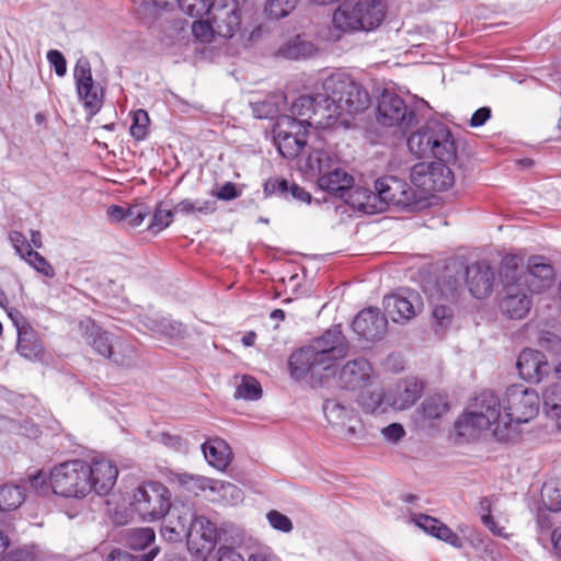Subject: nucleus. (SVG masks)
I'll use <instances>...</instances> for the list:
<instances>
[{"mask_svg":"<svg viewBox=\"0 0 561 561\" xmlns=\"http://www.w3.org/2000/svg\"><path fill=\"white\" fill-rule=\"evenodd\" d=\"M374 378L370 363L364 358L347 362L339 371L337 382L341 388L357 390L369 385Z\"/></svg>","mask_w":561,"mask_h":561,"instance_id":"4be33fe9","label":"nucleus"},{"mask_svg":"<svg viewBox=\"0 0 561 561\" xmlns=\"http://www.w3.org/2000/svg\"><path fill=\"white\" fill-rule=\"evenodd\" d=\"M163 443L175 449H182L185 446L184 440L179 436L167 435L163 437Z\"/></svg>","mask_w":561,"mask_h":561,"instance_id":"774afa93","label":"nucleus"},{"mask_svg":"<svg viewBox=\"0 0 561 561\" xmlns=\"http://www.w3.org/2000/svg\"><path fill=\"white\" fill-rule=\"evenodd\" d=\"M214 196L221 201H231L239 196L236 185L231 182L225 183L217 192H211Z\"/></svg>","mask_w":561,"mask_h":561,"instance_id":"bf43d9fd","label":"nucleus"},{"mask_svg":"<svg viewBox=\"0 0 561 561\" xmlns=\"http://www.w3.org/2000/svg\"><path fill=\"white\" fill-rule=\"evenodd\" d=\"M542 412L561 430V383H551L542 391Z\"/></svg>","mask_w":561,"mask_h":561,"instance_id":"7c9ffc66","label":"nucleus"},{"mask_svg":"<svg viewBox=\"0 0 561 561\" xmlns=\"http://www.w3.org/2000/svg\"><path fill=\"white\" fill-rule=\"evenodd\" d=\"M432 314L434 320L437 322V325L443 330L451 323L453 311L450 307L446 305L436 304L433 308Z\"/></svg>","mask_w":561,"mask_h":561,"instance_id":"603ef678","label":"nucleus"},{"mask_svg":"<svg viewBox=\"0 0 561 561\" xmlns=\"http://www.w3.org/2000/svg\"><path fill=\"white\" fill-rule=\"evenodd\" d=\"M519 261L516 255H506L501 266V276L505 287L501 309L508 318L517 320L524 319L533 306V294L515 279V268H518Z\"/></svg>","mask_w":561,"mask_h":561,"instance_id":"1a4fd4ad","label":"nucleus"},{"mask_svg":"<svg viewBox=\"0 0 561 561\" xmlns=\"http://www.w3.org/2000/svg\"><path fill=\"white\" fill-rule=\"evenodd\" d=\"M25 500V491L18 484H4L0 486V526L12 527L13 516L8 512L21 506Z\"/></svg>","mask_w":561,"mask_h":561,"instance_id":"393cba45","label":"nucleus"},{"mask_svg":"<svg viewBox=\"0 0 561 561\" xmlns=\"http://www.w3.org/2000/svg\"><path fill=\"white\" fill-rule=\"evenodd\" d=\"M322 93L301 95L290 106V115L302 126L329 128L340 122L348 125L350 117L369 106L367 91L348 75L334 73L322 82Z\"/></svg>","mask_w":561,"mask_h":561,"instance_id":"f257e3e1","label":"nucleus"},{"mask_svg":"<svg viewBox=\"0 0 561 561\" xmlns=\"http://www.w3.org/2000/svg\"><path fill=\"white\" fill-rule=\"evenodd\" d=\"M317 53V47L310 41L297 35L283 45L279 46L277 54L286 59H300L313 56Z\"/></svg>","mask_w":561,"mask_h":561,"instance_id":"473e14b6","label":"nucleus"},{"mask_svg":"<svg viewBox=\"0 0 561 561\" xmlns=\"http://www.w3.org/2000/svg\"><path fill=\"white\" fill-rule=\"evenodd\" d=\"M290 194L297 201L309 203L311 195L297 184H290Z\"/></svg>","mask_w":561,"mask_h":561,"instance_id":"e2e57ef3","label":"nucleus"},{"mask_svg":"<svg viewBox=\"0 0 561 561\" xmlns=\"http://www.w3.org/2000/svg\"><path fill=\"white\" fill-rule=\"evenodd\" d=\"M556 271L553 265L543 256L533 255L528 259L526 271L517 273L515 279L522 283L530 294H541L554 284Z\"/></svg>","mask_w":561,"mask_h":561,"instance_id":"4468645a","label":"nucleus"},{"mask_svg":"<svg viewBox=\"0 0 561 561\" xmlns=\"http://www.w3.org/2000/svg\"><path fill=\"white\" fill-rule=\"evenodd\" d=\"M410 151L417 157L433 156L439 162H420L412 167L410 180L423 194L449 188L454 173L448 164L457 159V147L449 128L439 122H430L408 138Z\"/></svg>","mask_w":561,"mask_h":561,"instance_id":"f03ea898","label":"nucleus"},{"mask_svg":"<svg viewBox=\"0 0 561 561\" xmlns=\"http://www.w3.org/2000/svg\"><path fill=\"white\" fill-rule=\"evenodd\" d=\"M217 35L232 38L241 27V10L237 0H213L207 13Z\"/></svg>","mask_w":561,"mask_h":561,"instance_id":"dca6fc26","label":"nucleus"},{"mask_svg":"<svg viewBox=\"0 0 561 561\" xmlns=\"http://www.w3.org/2000/svg\"><path fill=\"white\" fill-rule=\"evenodd\" d=\"M210 0H180L179 7L183 12L191 16H202L208 13Z\"/></svg>","mask_w":561,"mask_h":561,"instance_id":"8fccbe9b","label":"nucleus"},{"mask_svg":"<svg viewBox=\"0 0 561 561\" xmlns=\"http://www.w3.org/2000/svg\"><path fill=\"white\" fill-rule=\"evenodd\" d=\"M217 561H276V557L268 547H261L245 559L238 550L230 547H219L217 552Z\"/></svg>","mask_w":561,"mask_h":561,"instance_id":"72a5a7b5","label":"nucleus"},{"mask_svg":"<svg viewBox=\"0 0 561 561\" xmlns=\"http://www.w3.org/2000/svg\"><path fill=\"white\" fill-rule=\"evenodd\" d=\"M387 13L385 0L344 1L332 14V27L323 31L321 37L337 42L344 34L375 32L385 22Z\"/></svg>","mask_w":561,"mask_h":561,"instance_id":"423d86ee","label":"nucleus"},{"mask_svg":"<svg viewBox=\"0 0 561 561\" xmlns=\"http://www.w3.org/2000/svg\"><path fill=\"white\" fill-rule=\"evenodd\" d=\"M108 561H134V558L126 551L115 549L110 553Z\"/></svg>","mask_w":561,"mask_h":561,"instance_id":"69168bd1","label":"nucleus"},{"mask_svg":"<svg viewBox=\"0 0 561 561\" xmlns=\"http://www.w3.org/2000/svg\"><path fill=\"white\" fill-rule=\"evenodd\" d=\"M411 520L426 534L440 539L455 548H460L462 541L448 526L440 520L425 514H415Z\"/></svg>","mask_w":561,"mask_h":561,"instance_id":"b1692460","label":"nucleus"},{"mask_svg":"<svg viewBox=\"0 0 561 561\" xmlns=\"http://www.w3.org/2000/svg\"><path fill=\"white\" fill-rule=\"evenodd\" d=\"M387 319L376 308H367L357 313L353 321L354 332L366 341L380 340L387 331Z\"/></svg>","mask_w":561,"mask_h":561,"instance_id":"412c9836","label":"nucleus"},{"mask_svg":"<svg viewBox=\"0 0 561 561\" xmlns=\"http://www.w3.org/2000/svg\"><path fill=\"white\" fill-rule=\"evenodd\" d=\"M156 534L149 527L128 529L124 535L126 545L134 550H144L153 543Z\"/></svg>","mask_w":561,"mask_h":561,"instance_id":"e433bc0d","label":"nucleus"},{"mask_svg":"<svg viewBox=\"0 0 561 561\" xmlns=\"http://www.w3.org/2000/svg\"><path fill=\"white\" fill-rule=\"evenodd\" d=\"M308 127L295 117L282 115L273 129L274 142L284 158H296L307 144Z\"/></svg>","mask_w":561,"mask_h":561,"instance_id":"f8f14e48","label":"nucleus"},{"mask_svg":"<svg viewBox=\"0 0 561 561\" xmlns=\"http://www.w3.org/2000/svg\"><path fill=\"white\" fill-rule=\"evenodd\" d=\"M262 396L260 382L252 376H242L236 387L234 397L243 400H257Z\"/></svg>","mask_w":561,"mask_h":561,"instance_id":"4c0bfd02","label":"nucleus"},{"mask_svg":"<svg viewBox=\"0 0 561 561\" xmlns=\"http://www.w3.org/2000/svg\"><path fill=\"white\" fill-rule=\"evenodd\" d=\"M41 550L37 546H27L13 553L14 561H38Z\"/></svg>","mask_w":561,"mask_h":561,"instance_id":"4d7b16f0","label":"nucleus"},{"mask_svg":"<svg viewBox=\"0 0 561 561\" xmlns=\"http://www.w3.org/2000/svg\"><path fill=\"white\" fill-rule=\"evenodd\" d=\"M23 260L36 270L38 273L43 274L48 278H53L55 276V270L50 265V263L38 252L34 250H27L26 255Z\"/></svg>","mask_w":561,"mask_h":561,"instance_id":"c03bdc74","label":"nucleus"},{"mask_svg":"<svg viewBox=\"0 0 561 561\" xmlns=\"http://www.w3.org/2000/svg\"><path fill=\"white\" fill-rule=\"evenodd\" d=\"M553 511H540L537 516V526H538V540L541 542L543 547H547L548 542L551 543V534L550 533L553 526Z\"/></svg>","mask_w":561,"mask_h":561,"instance_id":"37998d69","label":"nucleus"},{"mask_svg":"<svg viewBox=\"0 0 561 561\" xmlns=\"http://www.w3.org/2000/svg\"><path fill=\"white\" fill-rule=\"evenodd\" d=\"M129 508L140 520L153 523L164 518L171 510V493L160 482L139 484L128 497Z\"/></svg>","mask_w":561,"mask_h":561,"instance_id":"0eeeda50","label":"nucleus"},{"mask_svg":"<svg viewBox=\"0 0 561 561\" xmlns=\"http://www.w3.org/2000/svg\"><path fill=\"white\" fill-rule=\"evenodd\" d=\"M107 214L113 220H126V209L121 206L110 207Z\"/></svg>","mask_w":561,"mask_h":561,"instance_id":"338daca9","label":"nucleus"},{"mask_svg":"<svg viewBox=\"0 0 561 561\" xmlns=\"http://www.w3.org/2000/svg\"><path fill=\"white\" fill-rule=\"evenodd\" d=\"M73 77L79 98L90 113L95 114L101 107L102 98L99 87L94 84L91 66L87 58L78 59L73 69Z\"/></svg>","mask_w":561,"mask_h":561,"instance_id":"a211bd4d","label":"nucleus"},{"mask_svg":"<svg viewBox=\"0 0 561 561\" xmlns=\"http://www.w3.org/2000/svg\"><path fill=\"white\" fill-rule=\"evenodd\" d=\"M118 470L105 458H93L91 462L76 459L51 468L49 485L53 492L65 499H85L92 492L107 494L116 483Z\"/></svg>","mask_w":561,"mask_h":561,"instance_id":"7ed1b4c3","label":"nucleus"},{"mask_svg":"<svg viewBox=\"0 0 561 561\" xmlns=\"http://www.w3.org/2000/svg\"><path fill=\"white\" fill-rule=\"evenodd\" d=\"M551 546L553 551L561 556V526L554 528L551 534Z\"/></svg>","mask_w":561,"mask_h":561,"instance_id":"0e129e2a","label":"nucleus"},{"mask_svg":"<svg viewBox=\"0 0 561 561\" xmlns=\"http://www.w3.org/2000/svg\"><path fill=\"white\" fill-rule=\"evenodd\" d=\"M505 415L512 427L517 432V439L520 436L519 426L534 420L540 408V398L535 389L527 388L524 385H512L506 388L501 399Z\"/></svg>","mask_w":561,"mask_h":561,"instance_id":"9d476101","label":"nucleus"},{"mask_svg":"<svg viewBox=\"0 0 561 561\" xmlns=\"http://www.w3.org/2000/svg\"><path fill=\"white\" fill-rule=\"evenodd\" d=\"M323 412L328 422L343 435H354L357 432L359 421L356 412L350 405L340 403L334 399L325 400Z\"/></svg>","mask_w":561,"mask_h":561,"instance_id":"aec40b11","label":"nucleus"},{"mask_svg":"<svg viewBox=\"0 0 561 561\" xmlns=\"http://www.w3.org/2000/svg\"><path fill=\"white\" fill-rule=\"evenodd\" d=\"M374 188L382 203V211L390 205L409 207L416 203V192L407 182L396 176H382L376 180Z\"/></svg>","mask_w":561,"mask_h":561,"instance_id":"2eb2a0df","label":"nucleus"},{"mask_svg":"<svg viewBox=\"0 0 561 561\" xmlns=\"http://www.w3.org/2000/svg\"><path fill=\"white\" fill-rule=\"evenodd\" d=\"M217 209V203L214 198H185L174 206V211L184 216L191 215H210Z\"/></svg>","mask_w":561,"mask_h":561,"instance_id":"f704fd0d","label":"nucleus"},{"mask_svg":"<svg viewBox=\"0 0 561 561\" xmlns=\"http://www.w3.org/2000/svg\"><path fill=\"white\" fill-rule=\"evenodd\" d=\"M192 35L195 39L202 42V43H209L214 38L215 35H217L216 31L214 30V25L210 22V18L208 21H195L193 22L191 26Z\"/></svg>","mask_w":561,"mask_h":561,"instance_id":"de8ad7c7","label":"nucleus"},{"mask_svg":"<svg viewBox=\"0 0 561 561\" xmlns=\"http://www.w3.org/2000/svg\"><path fill=\"white\" fill-rule=\"evenodd\" d=\"M347 343L340 327L327 330L309 345L293 353L289 367L295 377L311 373L321 380L335 376V362L347 355Z\"/></svg>","mask_w":561,"mask_h":561,"instance_id":"39448f33","label":"nucleus"},{"mask_svg":"<svg viewBox=\"0 0 561 561\" xmlns=\"http://www.w3.org/2000/svg\"><path fill=\"white\" fill-rule=\"evenodd\" d=\"M209 488L213 491L218 492L226 504L234 505L243 500L242 490L230 482L211 481V485Z\"/></svg>","mask_w":561,"mask_h":561,"instance_id":"58836bf2","label":"nucleus"},{"mask_svg":"<svg viewBox=\"0 0 561 561\" xmlns=\"http://www.w3.org/2000/svg\"><path fill=\"white\" fill-rule=\"evenodd\" d=\"M299 0H267L265 13L275 20L289 15L297 7Z\"/></svg>","mask_w":561,"mask_h":561,"instance_id":"a19ab883","label":"nucleus"},{"mask_svg":"<svg viewBox=\"0 0 561 561\" xmlns=\"http://www.w3.org/2000/svg\"><path fill=\"white\" fill-rule=\"evenodd\" d=\"M422 410L427 419H437L447 412L448 403L444 396L434 394L423 401Z\"/></svg>","mask_w":561,"mask_h":561,"instance_id":"79ce46f5","label":"nucleus"},{"mask_svg":"<svg viewBox=\"0 0 561 561\" xmlns=\"http://www.w3.org/2000/svg\"><path fill=\"white\" fill-rule=\"evenodd\" d=\"M383 308L393 322H404L421 312L423 301L415 290L403 289L400 293L386 296Z\"/></svg>","mask_w":561,"mask_h":561,"instance_id":"f3484780","label":"nucleus"},{"mask_svg":"<svg viewBox=\"0 0 561 561\" xmlns=\"http://www.w3.org/2000/svg\"><path fill=\"white\" fill-rule=\"evenodd\" d=\"M460 286L459 279L454 276L444 277L438 284L435 293L431 294L434 301L444 298L446 301L456 299L458 288Z\"/></svg>","mask_w":561,"mask_h":561,"instance_id":"ea45409f","label":"nucleus"},{"mask_svg":"<svg viewBox=\"0 0 561 561\" xmlns=\"http://www.w3.org/2000/svg\"><path fill=\"white\" fill-rule=\"evenodd\" d=\"M491 116V110L489 107H480L477 110L470 119L472 127L482 126Z\"/></svg>","mask_w":561,"mask_h":561,"instance_id":"680f3d73","label":"nucleus"},{"mask_svg":"<svg viewBox=\"0 0 561 561\" xmlns=\"http://www.w3.org/2000/svg\"><path fill=\"white\" fill-rule=\"evenodd\" d=\"M422 383L414 379H405L389 389L391 405L393 410H405L412 407L421 397Z\"/></svg>","mask_w":561,"mask_h":561,"instance_id":"a878e982","label":"nucleus"},{"mask_svg":"<svg viewBox=\"0 0 561 561\" xmlns=\"http://www.w3.org/2000/svg\"><path fill=\"white\" fill-rule=\"evenodd\" d=\"M455 428L459 436L473 437L488 432L496 440L512 443L517 440V432L505 415L502 400L492 391L476 396L467 410L458 417Z\"/></svg>","mask_w":561,"mask_h":561,"instance_id":"20e7f679","label":"nucleus"},{"mask_svg":"<svg viewBox=\"0 0 561 561\" xmlns=\"http://www.w3.org/2000/svg\"><path fill=\"white\" fill-rule=\"evenodd\" d=\"M80 330L87 342L98 354L111 358L113 344L107 332L98 327L90 318L80 322Z\"/></svg>","mask_w":561,"mask_h":561,"instance_id":"cd10ccee","label":"nucleus"},{"mask_svg":"<svg viewBox=\"0 0 561 561\" xmlns=\"http://www.w3.org/2000/svg\"><path fill=\"white\" fill-rule=\"evenodd\" d=\"M174 213V210L163 207V204H159L154 210L149 228L154 232L162 231L173 221Z\"/></svg>","mask_w":561,"mask_h":561,"instance_id":"49530a36","label":"nucleus"},{"mask_svg":"<svg viewBox=\"0 0 561 561\" xmlns=\"http://www.w3.org/2000/svg\"><path fill=\"white\" fill-rule=\"evenodd\" d=\"M516 367L519 376L533 383H539L551 371L546 355L537 350L526 348L520 352Z\"/></svg>","mask_w":561,"mask_h":561,"instance_id":"6ab92c4d","label":"nucleus"},{"mask_svg":"<svg viewBox=\"0 0 561 561\" xmlns=\"http://www.w3.org/2000/svg\"><path fill=\"white\" fill-rule=\"evenodd\" d=\"M47 60L58 77H64L67 72V61L64 55L56 49L48 50Z\"/></svg>","mask_w":561,"mask_h":561,"instance_id":"5fc2aeb1","label":"nucleus"},{"mask_svg":"<svg viewBox=\"0 0 561 561\" xmlns=\"http://www.w3.org/2000/svg\"><path fill=\"white\" fill-rule=\"evenodd\" d=\"M381 434L387 440L397 443L405 435V431L401 424L392 423L383 427Z\"/></svg>","mask_w":561,"mask_h":561,"instance_id":"13d9d810","label":"nucleus"},{"mask_svg":"<svg viewBox=\"0 0 561 561\" xmlns=\"http://www.w3.org/2000/svg\"><path fill=\"white\" fill-rule=\"evenodd\" d=\"M18 327L16 350L21 356L28 360H42L44 348L37 334L28 327Z\"/></svg>","mask_w":561,"mask_h":561,"instance_id":"c756f323","label":"nucleus"},{"mask_svg":"<svg viewBox=\"0 0 561 561\" xmlns=\"http://www.w3.org/2000/svg\"><path fill=\"white\" fill-rule=\"evenodd\" d=\"M362 408L373 414H382L392 409L389 390L375 388L364 391L359 397Z\"/></svg>","mask_w":561,"mask_h":561,"instance_id":"2f4dec72","label":"nucleus"},{"mask_svg":"<svg viewBox=\"0 0 561 561\" xmlns=\"http://www.w3.org/2000/svg\"><path fill=\"white\" fill-rule=\"evenodd\" d=\"M148 207L144 204L133 205L126 209V222L131 227L140 226L148 216Z\"/></svg>","mask_w":561,"mask_h":561,"instance_id":"3c124183","label":"nucleus"},{"mask_svg":"<svg viewBox=\"0 0 561 561\" xmlns=\"http://www.w3.org/2000/svg\"><path fill=\"white\" fill-rule=\"evenodd\" d=\"M9 240L14 248L18 255L22 259L26 255L27 250H32L24 234L19 231H12L9 234Z\"/></svg>","mask_w":561,"mask_h":561,"instance_id":"6e6d98bb","label":"nucleus"},{"mask_svg":"<svg viewBox=\"0 0 561 561\" xmlns=\"http://www.w3.org/2000/svg\"><path fill=\"white\" fill-rule=\"evenodd\" d=\"M149 115L145 110H137L133 114L130 135L136 140H144L148 135Z\"/></svg>","mask_w":561,"mask_h":561,"instance_id":"a18cd8bd","label":"nucleus"},{"mask_svg":"<svg viewBox=\"0 0 561 561\" xmlns=\"http://www.w3.org/2000/svg\"><path fill=\"white\" fill-rule=\"evenodd\" d=\"M206 461L218 470H225L232 459L229 445L221 438H210L202 445Z\"/></svg>","mask_w":561,"mask_h":561,"instance_id":"c85d7f7f","label":"nucleus"},{"mask_svg":"<svg viewBox=\"0 0 561 561\" xmlns=\"http://www.w3.org/2000/svg\"><path fill=\"white\" fill-rule=\"evenodd\" d=\"M376 118L381 127L402 136L416 123L415 113L408 108L403 99L388 91L378 101Z\"/></svg>","mask_w":561,"mask_h":561,"instance_id":"9b49d317","label":"nucleus"},{"mask_svg":"<svg viewBox=\"0 0 561 561\" xmlns=\"http://www.w3.org/2000/svg\"><path fill=\"white\" fill-rule=\"evenodd\" d=\"M542 504L553 512L561 511V478H549L541 488Z\"/></svg>","mask_w":561,"mask_h":561,"instance_id":"c9c22d12","label":"nucleus"},{"mask_svg":"<svg viewBox=\"0 0 561 561\" xmlns=\"http://www.w3.org/2000/svg\"><path fill=\"white\" fill-rule=\"evenodd\" d=\"M345 202L353 208L366 214H376L382 211V203L377 198V192L364 186H353L347 188Z\"/></svg>","mask_w":561,"mask_h":561,"instance_id":"bb28decb","label":"nucleus"},{"mask_svg":"<svg viewBox=\"0 0 561 561\" xmlns=\"http://www.w3.org/2000/svg\"><path fill=\"white\" fill-rule=\"evenodd\" d=\"M466 283L473 297L481 299L489 296L494 284L492 267L486 262H477L467 266Z\"/></svg>","mask_w":561,"mask_h":561,"instance_id":"5701e85b","label":"nucleus"},{"mask_svg":"<svg viewBox=\"0 0 561 561\" xmlns=\"http://www.w3.org/2000/svg\"><path fill=\"white\" fill-rule=\"evenodd\" d=\"M179 524L186 533L188 549L196 553L211 549L218 539L216 525L204 516L194 517L190 508L179 517Z\"/></svg>","mask_w":561,"mask_h":561,"instance_id":"ddd939ff","label":"nucleus"},{"mask_svg":"<svg viewBox=\"0 0 561 561\" xmlns=\"http://www.w3.org/2000/svg\"><path fill=\"white\" fill-rule=\"evenodd\" d=\"M482 523L489 528V530L499 537H507V534L504 531V527L497 526V524L494 522L492 515L490 513L483 514L481 516Z\"/></svg>","mask_w":561,"mask_h":561,"instance_id":"052dcab7","label":"nucleus"},{"mask_svg":"<svg viewBox=\"0 0 561 561\" xmlns=\"http://www.w3.org/2000/svg\"><path fill=\"white\" fill-rule=\"evenodd\" d=\"M266 519L270 526L277 531L288 534L293 530L294 526L290 518L276 510L268 511Z\"/></svg>","mask_w":561,"mask_h":561,"instance_id":"09e8293b","label":"nucleus"},{"mask_svg":"<svg viewBox=\"0 0 561 561\" xmlns=\"http://www.w3.org/2000/svg\"><path fill=\"white\" fill-rule=\"evenodd\" d=\"M306 168L318 176V185L341 198L353 184V176L339 165L337 158L331 152L314 149L307 158Z\"/></svg>","mask_w":561,"mask_h":561,"instance_id":"6e6552de","label":"nucleus"},{"mask_svg":"<svg viewBox=\"0 0 561 561\" xmlns=\"http://www.w3.org/2000/svg\"><path fill=\"white\" fill-rule=\"evenodd\" d=\"M153 330L163 335H167L170 337H176L183 333L184 328H183L182 323H180L178 321L162 319L160 321V323L157 325V328H154Z\"/></svg>","mask_w":561,"mask_h":561,"instance_id":"864d4df0","label":"nucleus"}]
</instances>
